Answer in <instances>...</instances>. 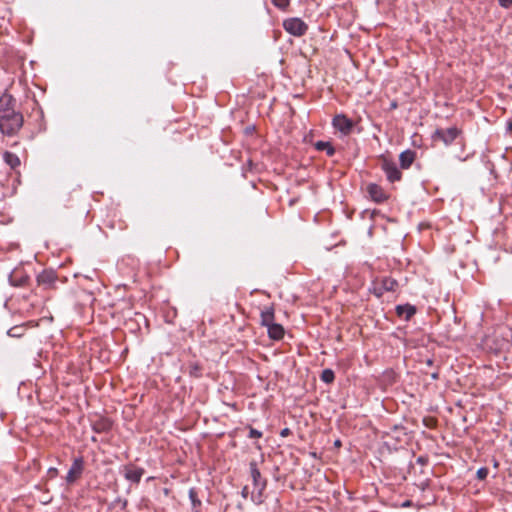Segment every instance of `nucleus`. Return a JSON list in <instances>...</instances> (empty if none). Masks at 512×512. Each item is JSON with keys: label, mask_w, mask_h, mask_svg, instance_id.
I'll return each instance as SVG.
<instances>
[{"label": "nucleus", "mask_w": 512, "mask_h": 512, "mask_svg": "<svg viewBox=\"0 0 512 512\" xmlns=\"http://www.w3.org/2000/svg\"><path fill=\"white\" fill-rule=\"evenodd\" d=\"M84 467V462L82 457L75 458L73 460L72 466L70 467L67 476L66 481L68 483H74L82 474Z\"/></svg>", "instance_id": "6"}, {"label": "nucleus", "mask_w": 512, "mask_h": 512, "mask_svg": "<svg viewBox=\"0 0 512 512\" xmlns=\"http://www.w3.org/2000/svg\"><path fill=\"white\" fill-rule=\"evenodd\" d=\"M111 423L108 420H99L94 423L93 429L97 433H102L110 430Z\"/></svg>", "instance_id": "19"}, {"label": "nucleus", "mask_w": 512, "mask_h": 512, "mask_svg": "<svg viewBox=\"0 0 512 512\" xmlns=\"http://www.w3.org/2000/svg\"><path fill=\"white\" fill-rule=\"evenodd\" d=\"M193 512H200L198 508L193 509Z\"/></svg>", "instance_id": "34"}, {"label": "nucleus", "mask_w": 512, "mask_h": 512, "mask_svg": "<svg viewBox=\"0 0 512 512\" xmlns=\"http://www.w3.org/2000/svg\"><path fill=\"white\" fill-rule=\"evenodd\" d=\"M248 493H249V491H248V487H247V486H245V487L242 489L241 494H242V496H243L244 498H247V497H248Z\"/></svg>", "instance_id": "28"}, {"label": "nucleus", "mask_w": 512, "mask_h": 512, "mask_svg": "<svg viewBox=\"0 0 512 512\" xmlns=\"http://www.w3.org/2000/svg\"><path fill=\"white\" fill-rule=\"evenodd\" d=\"M288 433H289V429H288V428H285V429H283V430L281 431V436H286V435H288Z\"/></svg>", "instance_id": "30"}, {"label": "nucleus", "mask_w": 512, "mask_h": 512, "mask_svg": "<svg viewBox=\"0 0 512 512\" xmlns=\"http://www.w3.org/2000/svg\"><path fill=\"white\" fill-rule=\"evenodd\" d=\"M396 312L398 316L403 317L405 320H409L416 313V308L410 304L398 305L396 307Z\"/></svg>", "instance_id": "13"}, {"label": "nucleus", "mask_w": 512, "mask_h": 512, "mask_svg": "<svg viewBox=\"0 0 512 512\" xmlns=\"http://www.w3.org/2000/svg\"><path fill=\"white\" fill-rule=\"evenodd\" d=\"M144 474V469L133 465L124 466V477L133 483H139Z\"/></svg>", "instance_id": "9"}, {"label": "nucleus", "mask_w": 512, "mask_h": 512, "mask_svg": "<svg viewBox=\"0 0 512 512\" xmlns=\"http://www.w3.org/2000/svg\"><path fill=\"white\" fill-rule=\"evenodd\" d=\"M431 378L434 379V380H437L439 378V373L438 371H435L431 374Z\"/></svg>", "instance_id": "29"}, {"label": "nucleus", "mask_w": 512, "mask_h": 512, "mask_svg": "<svg viewBox=\"0 0 512 512\" xmlns=\"http://www.w3.org/2000/svg\"><path fill=\"white\" fill-rule=\"evenodd\" d=\"M498 1H499L500 6H502L503 8L512 7V0H498Z\"/></svg>", "instance_id": "25"}, {"label": "nucleus", "mask_w": 512, "mask_h": 512, "mask_svg": "<svg viewBox=\"0 0 512 512\" xmlns=\"http://www.w3.org/2000/svg\"><path fill=\"white\" fill-rule=\"evenodd\" d=\"M24 123L23 115L16 110V100L4 93L0 97V132L8 137L18 134Z\"/></svg>", "instance_id": "1"}, {"label": "nucleus", "mask_w": 512, "mask_h": 512, "mask_svg": "<svg viewBox=\"0 0 512 512\" xmlns=\"http://www.w3.org/2000/svg\"><path fill=\"white\" fill-rule=\"evenodd\" d=\"M368 193L371 196V198L378 203L383 202L387 198L383 189L377 184H370L368 186Z\"/></svg>", "instance_id": "11"}, {"label": "nucleus", "mask_w": 512, "mask_h": 512, "mask_svg": "<svg viewBox=\"0 0 512 512\" xmlns=\"http://www.w3.org/2000/svg\"><path fill=\"white\" fill-rule=\"evenodd\" d=\"M426 363H427V365L431 366V365L433 364V361H432V359H428V360L426 361Z\"/></svg>", "instance_id": "32"}, {"label": "nucleus", "mask_w": 512, "mask_h": 512, "mask_svg": "<svg viewBox=\"0 0 512 512\" xmlns=\"http://www.w3.org/2000/svg\"><path fill=\"white\" fill-rule=\"evenodd\" d=\"M377 285H379V287H375V290L378 291L377 295L381 296L383 292L395 291L398 286V282L392 277H383L379 280Z\"/></svg>", "instance_id": "8"}, {"label": "nucleus", "mask_w": 512, "mask_h": 512, "mask_svg": "<svg viewBox=\"0 0 512 512\" xmlns=\"http://www.w3.org/2000/svg\"><path fill=\"white\" fill-rule=\"evenodd\" d=\"M340 445H341L340 440H336V441H335V446H340Z\"/></svg>", "instance_id": "33"}, {"label": "nucleus", "mask_w": 512, "mask_h": 512, "mask_svg": "<svg viewBox=\"0 0 512 512\" xmlns=\"http://www.w3.org/2000/svg\"><path fill=\"white\" fill-rule=\"evenodd\" d=\"M57 279V276L53 270H43L37 276V282L39 285L44 286L45 288L51 287Z\"/></svg>", "instance_id": "10"}, {"label": "nucleus", "mask_w": 512, "mask_h": 512, "mask_svg": "<svg viewBox=\"0 0 512 512\" xmlns=\"http://www.w3.org/2000/svg\"><path fill=\"white\" fill-rule=\"evenodd\" d=\"M415 160V152L407 149L399 155L400 166L403 169H408Z\"/></svg>", "instance_id": "12"}, {"label": "nucleus", "mask_w": 512, "mask_h": 512, "mask_svg": "<svg viewBox=\"0 0 512 512\" xmlns=\"http://www.w3.org/2000/svg\"><path fill=\"white\" fill-rule=\"evenodd\" d=\"M188 495L192 504V508H199L201 506V500L198 498L197 491L195 490V488H190Z\"/></svg>", "instance_id": "20"}, {"label": "nucleus", "mask_w": 512, "mask_h": 512, "mask_svg": "<svg viewBox=\"0 0 512 512\" xmlns=\"http://www.w3.org/2000/svg\"><path fill=\"white\" fill-rule=\"evenodd\" d=\"M333 126L343 134L347 135L351 132L354 124L352 120L347 118L345 115L339 114L333 118Z\"/></svg>", "instance_id": "7"}, {"label": "nucleus", "mask_w": 512, "mask_h": 512, "mask_svg": "<svg viewBox=\"0 0 512 512\" xmlns=\"http://www.w3.org/2000/svg\"><path fill=\"white\" fill-rule=\"evenodd\" d=\"M459 132L460 131L456 127L437 129L433 135V138L441 140L447 146L457 138Z\"/></svg>", "instance_id": "5"}, {"label": "nucleus", "mask_w": 512, "mask_h": 512, "mask_svg": "<svg viewBox=\"0 0 512 512\" xmlns=\"http://www.w3.org/2000/svg\"><path fill=\"white\" fill-rule=\"evenodd\" d=\"M274 310L272 308H267L261 312V324L263 326H270L274 323Z\"/></svg>", "instance_id": "17"}, {"label": "nucleus", "mask_w": 512, "mask_h": 512, "mask_svg": "<svg viewBox=\"0 0 512 512\" xmlns=\"http://www.w3.org/2000/svg\"><path fill=\"white\" fill-rule=\"evenodd\" d=\"M381 168L385 172L387 179L390 182L399 181L402 177V173L398 169L395 162L389 160L387 158H382L381 160Z\"/></svg>", "instance_id": "4"}, {"label": "nucleus", "mask_w": 512, "mask_h": 512, "mask_svg": "<svg viewBox=\"0 0 512 512\" xmlns=\"http://www.w3.org/2000/svg\"><path fill=\"white\" fill-rule=\"evenodd\" d=\"M321 380L325 383H332L334 381L335 375L333 370L324 369L320 376Z\"/></svg>", "instance_id": "21"}, {"label": "nucleus", "mask_w": 512, "mask_h": 512, "mask_svg": "<svg viewBox=\"0 0 512 512\" xmlns=\"http://www.w3.org/2000/svg\"><path fill=\"white\" fill-rule=\"evenodd\" d=\"M3 160L12 169L17 168L20 165L19 157L16 154L9 151L4 152Z\"/></svg>", "instance_id": "16"}, {"label": "nucleus", "mask_w": 512, "mask_h": 512, "mask_svg": "<svg viewBox=\"0 0 512 512\" xmlns=\"http://www.w3.org/2000/svg\"><path fill=\"white\" fill-rule=\"evenodd\" d=\"M507 130L512 133V121L511 122H508L507 124Z\"/></svg>", "instance_id": "31"}, {"label": "nucleus", "mask_w": 512, "mask_h": 512, "mask_svg": "<svg viewBox=\"0 0 512 512\" xmlns=\"http://www.w3.org/2000/svg\"><path fill=\"white\" fill-rule=\"evenodd\" d=\"M250 474L253 481L254 488L257 489V494L252 495V501L256 505H260L263 503V491L266 488V480L262 478L259 469L257 468V463L255 461L250 462Z\"/></svg>", "instance_id": "2"}, {"label": "nucleus", "mask_w": 512, "mask_h": 512, "mask_svg": "<svg viewBox=\"0 0 512 512\" xmlns=\"http://www.w3.org/2000/svg\"><path fill=\"white\" fill-rule=\"evenodd\" d=\"M488 468L486 467H481L477 470V473H476V476L479 480H485L487 475H488Z\"/></svg>", "instance_id": "23"}, {"label": "nucleus", "mask_w": 512, "mask_h": 512, "mask_svg": "<svg viewBox=\"0 0 512 512\" xmlns=\"http://www.w3.org/2000/svg\"><path fill=\"white\" fill-rule=\"evenodd\" d=\"M248 436L249 438H260L262 437V432L250 427Z\"/></svg>", "instance_id": "24"}, {"label": "nucleus", "mask_w": 512, "mask_h": 512, "mask_svg": "<svg viewBox=\"0 0 512 512\" xmlns=\"http://www.w3.org/2000/svg\"><path fill=\"white\" fill-rule=\"evenodd\" d=\"M10 283L16 287H23L27 284L29 277L25 274H18L14 271L9 277Z\"/></svg>", "instance_id": "15"}, {"label": "nucleus", "mask_w": 512, "mask_h": 512, "mask_svg": "<svg viewBox=\"0 0 512 512\" xmlns=\"http://www.w3.org/2000/svg\"><path fill=\"white\" fill-rule=\"evenodd\" d=\"M315 148L319 151H325L328 156H333L335 154V149L330 142L327 141H317L315 143Z\"/></svg>", "instance_id": "18"}, {"label": "nucleus", "mask_w": 512, "mask_h": 512, "mask_svg": "<svg viewBox=\"0 0 512 512\" xmlns=\"http://www.w3.org/2000/svg\"><path fill=\"white\" fill-rule=\"evenodd\" d=\"M268 328V335L270 338L274 340H280L284 336V328L282 325L277 323H272Z\"/></svg>", "instance_id": "14"}, {"label": "nucleus", "mask_w": 512, "mask_h": 512, "mask_svg": "<svg viewBox=\"0 0 512 512\" xmlns=\"http://www.w3.org/2000/svg\"><path fill=\"white\" fill-rule=\"evenodd\" d=\"M272 3L279 9L285 10L289 4L290 0H272Z\"/></svg>", "instance_id": "22"}, {"label": "nucleus", "mask_w": 512, "mask_h": 512, "mask_svg": "<svg viewBox=\"0 0 512 512\" xmlns=\"http://www.w3.org/2000/svg\"><path fill=\"white\" fill-rule=\"evenodd\" d=\"M284 29L295 37H301L306 34L308 25L298 17H292L284 20Z\"/></svg>", "instance_id": "3"}, {"label": "nucleus", "mask_w": 512, "mask_h": 512, "mask_svg": "<svg viewBox=\"0 0 512 512\" xmlns=\"http://www.w3.org/2000/svg\"><path fill=\"white\" fill-rule=\"evenodd\" d=\"M417 462L421 465H425L427 463V458L420 456L417 458Z\"/></svg>", "instance_id": "27"}, {"label": "nucleus", "mask_w": 512, "mask_h": 512, "mask_svg": "<svg viewBox=\"0 0 512 512\" xmlns=\"http://www.w3.org/2000/svg\"><path fill=\"white\" fill-rule=\"evenodd\" d=\"M47 474L50 478H54L57 476L58 470L56 468L51 467L48 469Z\"/></svg>", "instance_id": "26"}]
</instances>
